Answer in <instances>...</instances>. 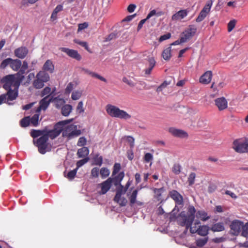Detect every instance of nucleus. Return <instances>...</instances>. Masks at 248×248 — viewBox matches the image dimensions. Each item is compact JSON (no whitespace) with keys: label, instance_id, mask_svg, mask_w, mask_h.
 <instances>
[{"label":"nucleus","instance_id":"f257e3e1","mask_svg":"<svg viewBox=\"0 0 248 248\" xmlns=\"http://www.w3.org/2000/svg\"><path fill=\"white\" fill-rule=\"evenodd\" d=\"M195 213L196 209L195 207L192 205H190L187 209V215L184 211L181 212L176 217L173 214H172L170 216V220L172 221L174 218H176L179 225L181 226H186V230L189 228L191 233H197L198 228L197 225H199L200 222L196 220L194 223V226L191 227L195 218Z\"/></svg>","mask_w":248,"mask_h":248},{"label":"nucleus","instance_id":"f03ea898","mask_svg":"<svg viewBox=\"0 0 248 248\" xmlns=\"http://www.w3.org/2000/svg\"><path fill=\"white\" fill-rule=\"evenodd\" d=\"M16 75L11 74L3 77L1 79L2 87L6 90L10 99H16L18 96V89L22 78L18 79Z\"/></svg>","mask_w":248,"mask_h":248},{"label":"nucleus","instance_id":"7ed1b4c3","mask_svg":"<svg viewBox=\"0 0 248 248\" xmlns=\"http://www.w3.org/2000/svg\"><path fill=\"white\" fill-rule=\"evenodd\" d=\"M107 113L112 117L121 119L127 120L131 118V116L124 110L120 109L118 107L110 104L107 105L106 108Z\"/></svg>","mask_w":248,"mask_h":248},{"label":"nucleus","instance_id":"20e7f679","mask_svg":"<svg viewBox=\"0 0 248 248\" xmlns=\"http://www.w3.org/2000/svg\"><path fill=\"white\" fill-rule=\"evenodd\" d=\"M232 148L237 153H248V138H242L234 140Z\"/></svg>","mask_w":248,"mask_h":248},{"label":"nucleus","instance_id":"39448f33","mask_svg":"<svg viewBox=\"0 0 248 248\" xmlns=\"http://www.w3.org/2000/svg\"><path fill=\"white\" fill-rule=\"evenodd\" d=\"M73 121V119L62 121L58 122L54 126V128L52 130L47 131L46 130L45 135L47 136L48 139L50 138L53 140L58 137L62 130V126L67 124Z\"/></svg>","mask_w":248,"mask_h":248},{"label":"nucleus","instance_id":"423d86ee","mask_svg":"<svg viewBox=\"0 0 248 248\" xmlns=\"http://www.w3.org/2000/svg\"><path fill=\"white\" fill-rule=\"evenodd\" d=\"M81 134L79 129H77V125L71 124L62 128V137L66 138L68 140L79 136Z\"/></svg>","mask_w":248,"mask_h":248},{"label":"nucleus","instance_id":"0eeeda50","mask_svg":"<svg viewBox=\"0 0 248 248\" xmlns=\"http://www.w3.org/2000/svg\"><path fill=\"white\" fill-rule=\"evenodd\" d=\"M50 79L49 74L44 71H39L36 76V78L33 82V87L37 89L43 88L44 83L47 82Z\"/></svg>","mask_w":248,"mask_h":248},{"label":"nucleus","instance_id":"6e6552de","mask_svg":"<svg viewBox=\"0 0 248 248\" xmlns=\"http://www.w3.org/2000/svg\"><path fill=\"white\" fill-rule=\"evenodd\" d=\"M48 139L47 136L43 134L36 140H33L34 144L38 147V152L41 154H45L46 152L47 147V141Z\"/></svg>","mask_w":248,"mask_h":248},{"label":"nucleus","instance_id":"1a4fd4ad","mask_svg":"<svg viewBox=\"0 0 248 248\" xmlns=\"http://www.w3.org/2000/svg\"><path fill=\"white\" fill-rule=\"evenodd\" d=\"M197 28L193 25H191L186 29L180 35L182 38V42L185 43L191 39L196 34Z\"/></svg>","mask_w":248,"mask_h":248},{"label":"nucleus","instance_id":"9d476101","mask_svg":"<svg viewBox=\"0 0 248 248\" xmlns=\"http://www.w3.org/2000/svg\"><path fill=\"white\" fill-rule=\"evenodd\" d=\"M59 50L62 52L66 53L69 57L77 61H80L82 59L81 56L76 50L69 49L66 47H60Z\"/></svg>","mask_w":248,"mask_h":248},{"label":"nucleus","instance_id":"9b49d317","mask_svg":"<svg viewBox=\"0 0 248 248\" xmlns=\"http://www.w3.org/2000/svg\"><path fill=\"white\" fill-rule=\"evenodd\" d=\"M52 101V96L46 95L39 102V106L35 110L36 113H40L41 109L46 110Z\"/></svg>","mask_w":248,"mask_h":248},{"label":"nucleus","instance_id":"f8f14e48","mask_svg":"<svg viewBox=\"0 0 248 248\" xmlns=\"http://www.w3.org/2000/svg\"><path fill=\"white\" fill-rule=\"evenodd\" d=\"M243 227V222L238 220L232 221L230 225L232 233L234 235H237L241 232Z\"/></svg>","mask_w":248,"mask_h":248},{"label":"nucleus","instance_id":"ddd939ff","mask_svg":"<svg viewBox=\"0 0 248 248\" xmlns=\"http://www.w3.org/2000/svg\"><path fill=\"white\" fill-rule=\"evenodd\" d=\"M169 196L174 201L176 205H183V197L177 190H172L170 191L169 193Z\"/></svg>","mask_w":248,"mask_h":248},{"label":"nucleus","instance_id":"4468645a","mask_svg":"<svg viewBox=\"0 0 248 248\" xmlns=\"http://www.w3.org/2000/svg\"><path fill=\"white\" fill-rule=\"evenodd\" d=\"M169 132L174 137L179 138H187L188 136L185 131L174 127H170L169 129Z\"/></svg>","mask_w":248,"mask_h":248},{"label":"nucleus","instance_id":"2eb2a0df","mask_svg":"<svg viewBox=\"0 0 248 248\" xmlns=\"http://www.w3.org/2000/svg\"><path fill=\"white\" fill-rule=\"evenodd\" d=\"M98 186L101 188L99 194L100 195L105 194L110 189L112 186L111 179L108 178L107 180L99 184Z\"/></svg>","mask_w":248,"mask_h":248},{"label":"nucleus","instance_id":"dca6fc26","mask_svg":"<svg viewBox=\"0 0 248 248\" xmlns=\"http://www.w3.org/2000/svg\"><path fill=\"white\" fill-rule=\"evenodd\" d=\"M215 104L219 111L223 110L228 108V101L224 97L216 99Z\"/></svg>","mask_w":248,"mask_h":248},{"label":"nucleus","instance_id":"f3484780","mask_svg":"<svg viewBox=\"0 0 248 248\" xmlns=\"http://www.w3.org/2000/svg\"><path fill=\"white\" fill-rule=\"evenodd\" d=\"M187 9L181 10L173 14L171 16L172 21H180L186 17L188 14Z\"/></svg>","mask_w":248,"mask_h":248},{"label":"nucleus","instance_id":"a211bd4d","mask_svg":"<svg viewBox=\"0 0 248 248\" xmlns=\"http://www.w3.org/2000/svg\"><path fill=\"white\" fill-rule=\"evenodd\" d=\"M54 65L50 60H47L42 67V70L45 73L52 74L54 72Z\"/></svg>","mask_w":248,"mask_h":248},{"label":"nucleus","instance_id":"6ab92c4d","mask_svg":"<svg viewBox=\"0 0 248 248\" xmlns=\"http://www.w3.org/2000/svg\"><path fill=\"white\" fill-rule=\"evenodd\" d=\"M28 49L25 46H21L16 49L14 51L15 56L20 59H24L28 53Z\"/></svg>","mask_w":248,"mask_h":248},{"label":"nucleus","instance_id":"aec40b11","mask_svg":"<svg viewBox=\"0 0 248 248\" xmlns=\"http://www.w3.org/2000/svg\"><path fill=\"white\" fill-rule=\"evenodd\" d=\"M212 77V72L211 71H208L200 77V82L204 84H207L211 81Z\"/></svg>","mask_w":248,"mask_h":248},{"label":"nucleus","instance_id":"412c9836","mask_svg":"<svg viewBox=\"0 0 248 248\" xmlns=\"http://www.w3.org/2000/svg\"><path fill=\"white\" fill-rule=\"evenodd\" d=\"M124 176V173L123 171L120 172L117 176H112L113 177H109L111 179V184L113 183L114 186H118L121 185V182Z\"/></svg>","mask_w":248,"mask_h":248},{"label":"nucleus","instance_id":"4be33fe9","mask_svg":"<svg viewBox=\"0 0 248 248\" xmlns=\"http://www.w3.org/2000/svg\"><path fill=\"white\" fill-rule=\"evenodd\" d=\"M148 62H149L148 67L145 69L144 71L145 75H149L151 74L153 69L155 65L156 62L153 57L149 58Z\"/></svg>","mask_w":248,"mask_h":248},{"label":"nucleus","instance_id":"5701e85b","mask_svg":"<svg viewBox=\"0 0 248 248\" xmlns=\"http://www.w3.org/2000/svg\"><path fill=\"white\" fill-rule=\"evenodd\" d=\"M82 71H83L84 73L90 75L93 78H96L103 82H107V80L105 78L95 72L91 71L88 69L83 68L82 69Z\"/></svg>","mask_w":248,"mask_h":248},{"label":"nucleus","instance_id":"b1692460","mask_svg":"<svg viewBox=\"0 0 248 248\" xmlns=\"http://www.w3.org/2000/svg\"><path fill=\"white\" fill-rule=\"evenodd\" d=\"M165 188L163 187L160 188H153V191L155 194V198L158 201H161L162 200V193L165 191Z\"/></svg>","mask_w":248,"mask_h":248},{"label":"nucleus","instance_id":"393cba45","mask_svg":"<svg viewBox=\"0 0 248 248\" xmlns=\"http://www.w3.org/2000/svg\"><path fill=\"white\" fill-rule=\"evenodd\" d=\"M21 66V61L18 59H12L11 62L10 68L15 71H17Z\"/></svg>","mask_w":248,"mask_h":248},{"label":"nucleus","instance_id":"a878e982","mask_svg":"<svg viewBox=\"0 0 248 248\" xmlns=\"http://www.w3.org/2000/svg\"><path fill=\"white\" fill-rule=\"evenodd\" d=\"M52 102L54 103L55 106L57 108H62L64 106L65 103V100L63 98H59V97H56L53 98L52 96Z\"/></svg>","mask_w":248,"mask_h":248},{"label":"nucleus","instance_id":"bb28decb","mask_svg":"<svg viewBox=\"0 0 248 248\" xmlns=\"http://www.w3.org/2000/svg\"><path fill=\"white\" fill-rule=\"evenodd\" d=\"M73 109L72 106L69 104L63 106L61 108V113L63 116H68Z\"/></svg>","mask_w":248,"mask_h":248},{"label":"nucleus","instance_id":"cd10ccee","mask_svg":"<svg viewBox=\"0 0 248 248\" xmlns=\"http://www.w3.org/2000/svg\"><path fill=\"white\" fill-rule=\"evenodd\" d=\"M196 217L202 221H206L210 218L206 212L203 210H199L196 212Z\"/></svg>","mask_w":248,"mask_h":248},{"label":"nucleus","instance_id":"c85d7f7f","mask_svg":"<svg viewBox=\"0 0 248 248\" xmlns=\"http://www.w3.org/2000/svg\"><path fill=\"white\" fill-rule=\"evenodd\" d=\"M209 229V227L207 225L200 226L197 233L201 236H206L208 234Z\"/></svg>","mask_w":248,"mask_h":248},{"label":"nucleus","instance_id":"c756f323","mask_svg":"<svg viewBox=\"0 0 248 248\" xmlns=\"http://www.w3.org/2000/svg\"><path fill=\"white\" fill-rule=\"evenodd\" d=\"M213 232H221L224 230L225 227L222 222H218L213 224L211 228Z\"/></svg>","mask_w":248,"mask_h":248},{"label":"nucleus","instance_id":"7c9ffc66","mask_svg":"<svg viewBox=\"0 0 248 248\" xmlns=\"http://www.w3.org/2000/svg\"><path fill=\"white\" fill-rule=\"evenodd\" d=\"M89 153V150L88 147H83L78 150L77 155L78 157H84L87 156Z\"/></svg>","mask_w":248,"mask_h":248},{"label":"nucleus","instance_id":"2f4dec72","mask_svg":"<svg viewBox=\"0 0 248 248\" xmlns=\"http://www.w3.org/2000/svg\"><path fill=\"white\" fill-rule=\"evenodd\" d=\"M15 99H10L9 97V94H8V92L6 93L2 94L0 95V105L2 103H6L8 105H11V104L9 102L10 101H13Z\"/></svg>","mask_w":248,"mask_h":248},{"label":"nucleus","instance_id":"473e14b6","mask_svg":"<svg viewBox=\"0 0 248 248\" xmlns=\"http://www.w3.org/2000/svg\"><path fill=\"white\" fill-rule=\"evenodd\" d=\"M40 114L36 113L31 117L30 116V124L33 126H37L39 124V118Z\"/></svg>","mask_w":248,"mask_h":248},{"label":"nucleus","instance_id":"72a5a7b5","mask_svg":"<svg viewBox=\"0 0 248 248\" xmlns=\"http://www.w3.org/2000/svg\"><path fill=\"white\" fill-rule=\"evenodd\" d=\"M45 132L46 129H43L42 130L33 129L31 131L30 135L34 139L39 136H43V134H45Z\"/></svg>","mask_w":248,"mask_h":248},{"label":"nucleus","instance_id":"f704fd0d","mask_svg":"<svg viewBox=\"0 0 248 248\" xmlns=\"http://www.w3.org/2000/svg\"><path fill=\"white\" fill-rule=\"evenodd\" d=\"M162 56L164 60H170L171 57V47H169L164 49L162 52Z\"/></svg>","mask_w":248,"mask_h":248},{"label":"nucleus","instance_id":"c9c22d12","mask_svg":"<svg viewBox=\"0 0 248 248\" xmlns=\"http://www.w3.org/2000/svg\"><path fill=\"white\" fill-rule=\"evenodd\" d=\"M74 42L80 45V46L83 47L85 48V49L88 51L90 53H92L91 51L90 50V48L88 46V43L86 42H85V41H80L78 39H74Z\"/></svg>","mask_w":248,"mask_h":248},{"label":"nucleus","instance_id":"e433bc0d","mask_svg":"<svg viewBox=\"0 0 248 248\" xmlns=\"http://www.w3.org/2000/svg\"><path fill=\"white\" fill-rule=\"evenodd\" d=\"M30 124V116L25 117L20 121V125L22 127H26Z\"/></svg>","mask_w":248,"mask_h":248},{"label":"nucleus","instance_id":"4c0bfd02","mask_svg":"<svg viewBox=\"0 0 248 248\" xmlns=\"http://www.w3.org/2000/svg\"><path fill=\"white\" fill-rule=\"evenodd\" d=\"M11 61L12 58H8L3 60L0 64V68L4 69L8 65L10 66Z\"/></svg>","mask_w":248,"mask_h":248},{"label":"nucleus","instance_id":"58836bf2","mask_svg":"<svg viewBox=\"0 0 248 248\" xmlns=\"http://www.w3.org/2000/svg\"><path fill=\"white\" fill-rule=\"evenodd\" d=\"M100 173L102 178H105L109 176L110 171L108 168L103 167L100 169Z\"/></svg>","mask_w":248,"mask_h":248},{"label":"nucleus","instance_id":"ea45409f","mask_svg":"<svg viewBox=\"0 0 248 248\" xmlns=\"http://www.w3.org/2000/svg\"><path fill=\"white\" fill-rule=\"evenodd\" d=\"M138 192V189L134 190L129 197L130 203L131 205L134 204L136 202V198Z\"/></svg>","mask_w":248,"mask_h":248},{"label":"nucleus","instance_id":"a19ab883","mask_svg":"<svg viewBox=\"0 0 248 248\" xmlns=\"http://www.w3.org/2000/svg\"><path fill=\"white\" fill-rule=\"evenodd\" d=\"M103 163V157L96 155L93 158V164L97 166H101Z\"/></svg>","mask_w":248,"mask_h":248},{"label":"nucleus","instance_id":"79ce46f5","mask_svg":"<svg viewBox=\"0 0 248 248\" xmlns=\"http://www.w3.org/2000/svg\"><path fill=\"white\" fill-rule=\"evenodd\" d=\"M208 241V238L206 237L204 238H200L196 240V245L199 247H202L204 246Z\"/></svg>","mask_w":248,"mask_h":248},{"label":"nucleus","instance_id":"37998d69","mask_svg":"<svg viewBox=\"0 0 248 248\" xmlns=\"http://www.w3.org/2000/svg\"><path fill=\"white\" fill-rule=\"evenodd\" d=\"M77 170L78 168L74 169L73 170H72L68 172L66 176L64 174V176L66 177L69 180H73L75 178L77 174Z\"/></svg>","mask_w":248,"mask_h":248},{"label":"nucleus","instance_id":"c03bdc74","mask_svg":"<svg viewBox=\"0 0 248 248\" xmlns=\"http://www.w3.org/2000/svg\"><path fill=\"white\" fill-rule=\"evenodd\" d=\"M163 14V13L162 12L156 13L155 10H153L149 12L146 18L148 20L154 16L156 15L157 16H162Z\"/></svg>","mask_w":248,"mask_h":248},{"label":"nucleus","instance_id":"a18cd8bd","mask_svg":"<svg viewBox=\"0 0 248 248\" xmlns=\"http://www.w3.org/2000/svg\"><path fill=\"white\" fill-rule=\"evenodd\" d=\"M181 170V166L179 164H174L172 168V171L175 174H179Z\"/></svg>","mask_w":248,"mask_h":248},{"label":"nucleus","instance_id":"49530a36","mask_svg":"<svg viewBox=\"0 0 248 248\" xmlns=\"http://www.w3.org/2000/svg\"><path fill=\"white\" fill-rule=\"evenodd\" d=\"M195 177L196 174L194 172L190 173L187 180L189 186H192L194 183Z\"/></svg>","mask_w":248,"mask_h":248},{"label":"nucleus","instance_id":"de8ad7c7","mask_svg":"<svg viewBox=\"0 0 248 248\" xmlns=\"http://www.w3.org/2000/svg\"><path fill=\"white\" fill-rule=\"evenodd\" d=\"M121 169V165L120 163H116L114 164L113 168V171L112 173V176H115Z\"/></svg>","mask_w":248,"mask_h":248},{"label":"nucleus","instance_id":"09e8293b","mask_svg":"<svg viewBox=\"0 0 248 248\" xmlns=\"http://www.w3.org/2000/svg\"><path fill=\"white\" fill-rule=\"evenodd\" d=\"M241 235L243 236L246 237L248 234V222L245 225L243 223V227L241 229Z\"/></svg>","mask_w":248,"mask_h":248},{"label":"nucleus","instance_id":"8fccbe9b","mask_svg":"<svg viewBox=\"0 0 248 248\" xmlns=\"http://www.w3.org/2000/svg\"><path fill=\"white\" fill-rule=\"evenodd\" d=\"M170 84V82L164 81L160 86H159L156 89L157 92H160L162 91V90L165 88L168 85Z\"/></svg>","mask_w":248,"mask_h":248},{"label":"nucleus","instance_id":"3c124183","mask_svg":"<svg viewBox=\"0 0 248 248\" xmlns=\"http://www.w3.org/2000/svg\"><path fill=\"white\" fill-rule=\"evenodd\" d=\"M236 20L233 19L231 20L228 24V31L231 32L235 27Z\"/></svg>","mask_w":248,"mask_h":248},{"label":"nucleus","instance_id":"603ef678","mask_svg":"<svg viewBox=\"0 0 248 248\" xmlns=\"http://www.w3.org/2000/svg\"><path fill=\"white\" fill-rule=\"evenodd\" d=\"M20 70L16 74H14V75H16V77L18 78V79H20L22 78V80L23 79L24 76V74L25 73V71H26L25 69H23L22 68L20 67Z\"/></svg>","mask_w":248,"mask_h":248},{"label":"nucleus","instance_id":"864d4df0","mask_svg":"<svg viewBox=\"0 0 248 248\" xmlns=\"http://www.w3.org/2000/svg\"><path fill=\"white\" fill-rule=\"evenodd\" d=\"M89 160V158L88 157H86V158H83V159H81V160H78L77 162V168H78V169L81 167L82 166H83V165H84L85 163H86Z\"/></svg>","mask_w":248,"mask_h":248},{"label":"nucleus","instance_id":"5fc2aeb1","mask_svg":"<svg viewBox=\"0 0 248 248\" xmlns=\"http://www.w3.org/2000/svg\"><path fill=\"white\" fill-rule=\"evenodd\" d=\"M87 140L84 137H82L79 138L77 142V145L78 146H83L86 144Z\"/></svg>","mask_w":248,"mask_h":248},{"label":"nucleus","instance_id":"6e6d98bb","mask_svg":"<svg viewBox=\"0 0 248 248\" xmlns=\"http://www.w3.org/2000/svg\"><path fill=\"white\" fill-rule=\"evenodd\" d=\"M81 96V93L79 91H75L72 93L71 98L74 100L78 99Z\"/></svg>","mask_w":248,"mask_h":248},{"label":"nucleus","instance_id":"4d7b16f0","mask_svg":"<svg viewBox=\"0 0 248 248\" xmlns=\"http://www.w3.org/2000/svg\"><path fill=\"white\" fill-rule=\"evenodd\" d=\"M206 14L203 13V12L201 11L200 14L196 18V22H200L202 21L205 17L207 16Z\"/></svg>","mask_w":248,"mask_h":248},{"label":"nucleus","instance_id":"13d9d810","mask_svg":"<svg viewBox=\"0 0 248 248\" xmlns=\"http://www.w3.org/2000/svg\"><path fill=\"white\" fill-rule=\"evenodd\" d=\"M99 169L96 167H94L91 170V175L93 177L97 178L99 175Z\"/></svg>","mask_w":248,"mask_h":248},{"label":"nucleus","instance_id":"bf43d9fd","mask_svg":"<svg viewBox=\"0 0 248 248\" xmlns=\"http://www.w3.org/2000/svg\"><path fill=\"white\" fill-rule=\"evenodd\" d=\"M51 92V88L49 87H45L41 92V96H44L45 95H49L48 94Z\"/></svg>","mask_w":248,"mask_h":248},{"label":"nucleus","instance_id":"052dcab7","mask_svg":"<svg viewBox=\"0 0 248 248\" xmlns=\"http://www.w3.org/2000/svg\"><path fill=\"white\" fill-rule=\"evenodd\" d=\"M126 140L129 143L130 147L133 148L134 146V139L130 136L126 137Z\"/></svg>","mask_w":248,"mask_h":248},{"label":"nucleus","instance_id":"680f3d73","mask_svg":"<svg viewBox=\"0 0 248 248\" xmlns=\"http://www.w3.org/2000/svg\"><path fill=\"white\" fill-rule=\"evenodd\" d=\"M153 158V155L151 153H146L144 156V159L146 162H150Z\"/></svg>","mask_w":248,"mask_h":248},{"label":"nucleus","instance_id":"e2e57ef3","mask_svg":"<svg viewBox=\"0 0 248 248\" xmlns=\"http://www.w3.org/2000/svg\"><path fill=\"white\" fill-rule=\"evenodd\" d=\"M74 88V84L72 82H70L68 84L66 89H65V93H69Z\"/></svg>","mask_w":248,"mask_h":248},{"label":"nucleus","instance_id":"0e129e2a","mask_svg":"<svg viewBox=\"0 0 248 248\" xmlns=\"http://www.w3.org/2000/svg\"><path fill=\"white\" fill-rule=\"evenodd\" d=\"M77 110L79 113H82L84 112V109L83 108V104L82 101H80L79 102H78V106L77 107Z\"/></svg>","mask_w":248,"mask_h":248},{"label":"nucleus","instance_id":"69168bd1","mask_svg":"<svg viewBox=\"0 0 248 248\" xmlns=\"http://www.w3.org/2000/svg\"><path fill=\"white\" fill-rule=\"evenodd\" d=\"M171 37V34L170 33H167L160 36L159 38V42H162L167 39H169Z\"/></svg>","mask_w":248,"mask_h":248},{"label":"nucleus","instance_id":"338daca9","mask_svg":"<svg viewBox=\"0 0 248 248\" xmlns=\"http://www.w3.org/2000/svg\"><path fill=\"white\" fill-rule=\"evenodd\" d=\"M88 24L86 22H84L83 23L79 24L78 25V32L87 28L88 27Z\"/></svg>","mask_w":248,"mask_h":248},{"label":"nucleus","instance_id":"774afa93","mask_svg":"<svg viewBox=\"0 0 248 248\" xmlns=\"http://www.w3.org/2000/svg\"><path fill=\"white\" fill-rule=\"evenodd\" d=\"M123 81L130 87H134L135 86V83L132 80L128 79L126 77L123 78Z\"/></svg>","mask_w":248,"mask_h":248}]
</instances>
